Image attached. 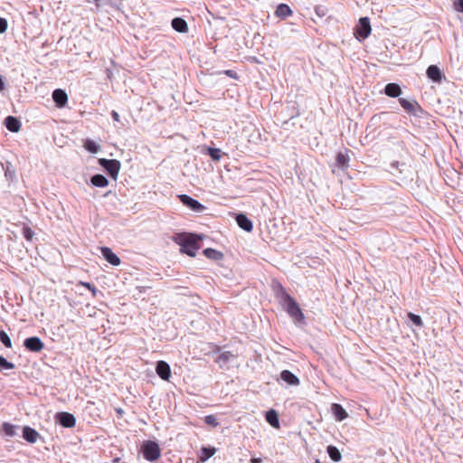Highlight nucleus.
<instances>
[{
    "label": "nucleus",
    "instance_id": "nucleus-1",
    "mask_svg": "<svg viewBox=\"0 0 463 463\" xmlns=\"http://www.w3.org/2000/svg\"><path fill=\"white\" fill-rule=\"evenodd\" d=\"M175 241L180 245V251L190 257H194L200 249L199 238L194 234H178Z\"/></svg>",
    "mask_w": 463,
    "mask_h": 463
},
{
    "label": "nucleus",
    "instance_id": "nucleus-2",
    "mask_svg": "<svg viewBox=\"0 0 463 463\" xmlns=\"http://www.w3.org/2000/svg\"><path fill=\"white\" fill-rule=\"evenodd\" d=\"M278 297H280L284 303L287 305L286 310L291 317L299 322L304 321L305 316L302 313L298 304L281 285H279V292L278 293Z\"/></svg>",
    "mask_w": 463,
    "mask_h": 463
},
{
    "label": "nucleus",
    "instance_id": "nucleus-3",
    "mask_svg": "<svg viewBox=\"0 0 463 463\" xmlns=\"http://www.w3.org/2000/svg\"><path fill=\"white\" fill-rule=\"evenodd\" d=\"M141 452L145 459L150 462L156 461L161 457V449L156 441L146 440L141 445Z\"/></svg>",
    "mask_w": 463,
    "mask_h": 463
},
{
    "label": "nucleus",
    "instance_id": "nucleus-4",
    "mask_svg": "<svg viewBox=\"0 0 463 463\" xmlns=\"http://www.w3.org/2000/svg\"><path fill=\"white\" fill-rule=\"evenodd\" d=\"M99 165L104 167L109 175L116 180L119 170H120V162L117 159H106V158H100L99 160Z\"/></svg>",
    "mask_w": 463,
    "mask_h": 463
},
{
    "label": "nucleus",
    "instance_id": "nucleus-5",
    "mask_svg": "<svg viewBox=\"0 0 463 463\" xmlns=\"http://www.w3.org/2000/svg\"><path fill=\"white\" fill-rule=\"evenodd\" d=\"M372 28L370 20L368 17H362L359 20V24L354 29V36L358 40H364L367 38L371 33Z\"/></svg>",
    "mask_w": 463,
    "mask_h": 463
},
{
    "label": "nucleus",
    "instance_id": "nucleus-6",
    "mask_svg": "<svg viewBox=\"0 0 463 463\" xmlns=\"http://www.w3.org/2000/svg\"><path fill=\"white\" fill-rule=\"evenodd\" d=\"M24 347L34 353H39L44 348L43 342L37 336L28 337L24 341Z\"/></svg>",
    "mask_w": 463,
    "mask_h": 463
},
{
    "label": "nucleus",
    "instance_id": "nucleus-7",
    "mask_svg": "<svg viewBox=\"0 0 463 463\" xmlns=\"http://www.w3.org/2000/svg\"><path fill=\"white\" fill-rule=\"evenodd\" d=\"M56 420L64 428H73L76 424V419L73 414L65 411L58 412Z\"/></svg>",
    "mask_w": 463,
    "mask_h": 463
},
{
    "label": "nucleus",
    "instance_id": "nucleus-8",
    "mask_svg": "<svg viewBox=\"0 0 463 463\" xmlns=\"http://www.w3.org/2000/svg\"><path fill=\"white\" fill-rule=\"evenodd\" d=\"M179 199L184 205H186L193 211L202 212L203 210L205 209V207L201 203H199L197 200L190 197L189 195L181 194V195H179Z\"/></svg>",
    "mask_w": 463,
    "mask_h": 463
},
{
    "label": "nucleus",
    "instance_id": "nucleus-9",
    "mask_svg": "<svg viewBox=\"0 0 463 463\" xmlns=\"http://www.w3.org/2000/svg\"><path fill=\"white\" fill-rule=\"evenodd\" d=\"M156 372L158 376L165 380L168 381L171 376V369L169 364L165 361H159L156 364Z\"/></svg>",
    "mask_w": 463,
    "mask_h": 463
},
{
    "label": "nucleus",
    "instance_id": "nucleus-10",
    "mask_svg": "<svg viewBox=\"0 0 463 463\" xmlns=\"http://www.w3.org/2000/svg\"><path fill=\"white\" fill-rule=\"evenodd\" d=\"M100 251L105 260L113 266L120 264V259L109 247H101Z\"/></svg>",
    "mask_w": 463,
    "mask_h": 463
},
{
    "label": "nucleus",
    "instance_id": "nucleus-11",
    "mask_svg": "<svg viewBox=\"0 0 463 463\" xmlns=\"http://www.w3.org/2000/svg\"><path fill=\"white\" fill-rule=\"evenodd\" d=\"M52 99L58 108H62L68 102V96L63 90L57 89L52 92Z\"/></svg>",
    "mask_w": 463,
    "mask_h": 463
},
{
    "label": "nucleus",
    "instance_id": "nucleus-12",
    "mask_svg": "<svg viewBox=\"0 0 463 463\" xmlns=\"http://www.w3.org/2000/svg\"><path fill=\"white\" fill-rule=\"evenodd\" d=\"M399 103L408 113L416 114L417 109H420V105L415 100H409L403 98L399 99Z\"/></svg>",
    "mask_w": 463,
    "mask_h": 463
},
{
    "label": "nucleus",
    "instance_id": "nucleus-13",
    "mask_svg": "<svg viewBox=\"0 0 463 463\" xmlns=\"http://www.w3.org/2000/svg\"><path fill=\"white\" fill-rule=\"evenodd\" d=\"M236 222L240 228L248 232H250L253 230L251 221L245 214H238L236 217Z\"/></svg>",
    "mask_w": 463,
    "mask_h": 463
},
{
    "label": "nucleus",
    "instance_id": "nucleus-14",
    "mask_svg": "<svg viewBox=\"0 0 463 463\" xmlns=\"http://www.w3.org/2000/svg\"><path fill=\"white\" fill-rule=\"evenodd\" d=\"M332 412L335 416V419L338 421H342L348 417V413L343 408L342 405L338 403H333L331 406Z\"/></svg>",
    "mask_w": 463,
    "mask_h": 463
},
{
    "label": "nucleus",
    "instance_id": "nucleus-15",
    "mask_svg": "<svg viewBox=\"0 0 463 463\" xmlns=\"http://www.w3.org/2000/svg\"><path fill=\"white\" fill-rule=\"evenodd\" d=\"M426 73L427 76L435 82H440L442 80V73L437 65H430Z\"/></svg>",
    "mask_w": 463,
    "mask_h": 463
},
{
    "label": "nucleus",
    "instance_id": "nucleus-16",
    "mask_svg": "<svg viewBox=\"0 0 463 463\" xmlns=\"http://www.w3.org/2000/svg\"><path fill=\"white\" fill-rule=\"evenodd\" d=\"M23 437L30 443H35L39 438V433L33 428L25 426L23 430Z\"/></svg>",
    "mask_w": 463,
    "mask_h": 463
},
{
    "label": "nucleus",
    "instance_id": "nucleus-17",
    "mask_svg": "<svg viewBox=\"0 0 463 463\" xmlns=\"http://www.w3.org/2000/svg\"><path fill=\"white\" fill-rule=\"evenodd\" d=\"M384 93L391 98H397L402 94V89L397 83H388L384 88Z\"/></svg>",
    "mask_w": 463,
    "mask_h": 463
},
{
    "label": "nucleus",
    "instance_id": "nucleus-18",
    "mask_svg": "<svg viewBox=\"0 0 463 463\" xmlns=\"http://www.w3.org/2000/svg\"><path fill=\"white\" fill-rule=\"evenodd\" d=\"M172 27L178 33H186L188 31V25L184 19L181 17H175L172 20Z\"/></svg>",
    "mask_w": 463,
    "mask_h": 463
},
{
    "label": "nucleus",
    "instance_id": "nucleus-19",
    "mask_svg": "<svg viewBox=\"0 0 463 463\" xmlns=\"http://www.w3.org/2000/svg\"><path fill=\"white\" fill-rule=\"evenodd\" d=\"M5 125L6 128L11 132H18L21 128L20 121L13 116H8L5 118Z\"/></svg>",
    "mask_w": 463,
    "mask_h": 463
},
{
    "label": "nucleus",
    "instance_id": "nucleus-20",
    "mask_svg": "<svg viewBox=\"0 0 463 463\" xmlns=\"http://www.w3.org/2000/svg\"><path fill=\"white\" fill-rule=\"evenodd\" d=\"M349 156L346 153H338L336 155V158H335V162H336V165L342 169V170H346L348 167H349Z\"/></svg>",
    "mask_w": 463,
    "mask_h": 463
},
{
    "label": "nucleus",
    "instance_id": "nucleus-21",
    "mask_svg": "<svg viewBox=\"0 0 463 463\" xmlns=\"http://www.w3.org/2000/svg\"><path fill=\"white\" fill-rule=\"evenodd\" d=\"M280 377L288 384H290V385H298V384H299L298 378L294 373H292L290 371H288V370L282 371L281 373H280Z\"/></svg>",
    "mask_w": 463,
    "mask_h": 463
},
{
    "label": "nucleus",
    "instance_id": "nucleus-22",
    "mask_svg": "<svg viewBox=\"0 0 463 463\" xmlns=\"http://www.w3.org/2000/svg\"><path fill=\"white\" fill-rule=\"evenodd\" d=\"M265 419L273 428L279 429V415L275 410L268 411Z\"/></svg>",
    "mask_w": 463,
    "mask_h": 463
},
{
    "label": "nucleus",
    "instance_id": "nucleus-23",
    "mask_svg": "<svg viewBox=\"0 0 463 463\" xmlns=\"http://www.w3.org/2000/svg\"><path fill=\"white\" fill-rule=\"evenodd\" d=\"M275 14L280 18H287L292 15V10L286 4H279L275 11Z\"/></svg>",
    "mask_w": 463,
    "mask_h": 463
},
{
    "label": "nucleus",
    "instance_id": "nucleus-24",
    "mask_svg": "<svg viewBox=\"0 0 463 463\" xmlns=\"http://www.w3.org/2000/svg\"><path fill=\"white\" fill-rule=\"evenodd\" d=\"M215 452H216V449L215 448H205V447H203L201 449V452H200V455H199V461L205 462L211 457H213L215 454Z\"/></svg>",
    "mask_w": 463,
    "mask_h": 463
},
{
    "label": "nucleus",
    "instance_id": "nucleus-25",
    "mask_svg": "<svg viewBox=\"0 0 463 463\" xmlns=\"http://www.w3.org/2000/svg\"><path fill=\"white\" fill-rule=\"evenodd\" d=\"M91 184L97 187H105L109 184L108 179L102 175H94L90 179Z\"/></svg>",
    "mask_w": 463,
    "mask_h": 463
},
{
    "label": "nucleus",
    "instance_id": "nucleus-26",
    "mask_svg": "<svg viewBox=\"0 0 463 463\" xmlns=\"http://www.w3.org/2000/svg\"><path fill=\"white\" fill-rule=\"evenodd\" d=\"M326 450H327V453H328L330 458L333 461L338 462L341 460L342 456H341L339 449L336 447H335L333 445H329L327 447Z\"/></svg>",
    "mask_w": 463,
    "mask_h": 463
},
{
    "label": "nucleus",
    "instance_id": "nucleus-27",
    "mask_svg": "<svg viewBox=\"0 0 463 463\" xmlns=\"http://www.w3.org/2000/svg\"><path fill=\"white\" fill-rule=\"evenodd\" d=\"M203 254L208 259L216 260H221L223 256L221 251H218L212 248H207V249L203 250Z\"/></svg>",
    "mask_w": 463,
    "mask_h": 463
},
{
    "label": "nucleus",
    "instance_id": "nucleus-28",
    "mask_svg": "<svg viewBox=\"0 0 463 463\" xmlns=\"http://www.w3.org/2000/svg\"><path fill=\"white\" fill-rule=\"evenodd\" d=\"M83 146L91 153H97L99 150V146L90 139L85 140Z\"/></svg>",
    "mask_w": 463,
    "mask_h": 463
},
{
    "label": "nucleus",
    "instance_id": "nucleus-29",
    "mask_svg": "<svg viewBox=\"0 0 463 463\" xmlns=\"http://www.w3.org/2000/svg\"><path fill=\"white\" fill-rule=\"evenodd\" d=\"M3 431L4 433L6 435V436H9V437H13L15 435V426L11 424V423H8V422H5L3 423Z\"/></svg>",
    "mask_w": 463,
    "mask_h": 463
},
{
    "label": "nucleus",
    "instance_id": "nucleus-30",
    "mask_svg": "<svg viewBox=\"0 0 463 463\" xmlns=\"http://www.w3.org/2000/svg\"><path fill=\"white\" fill-rule=\"evenodd\" d=\"M208 155L214 161H219L222 157V151L219 148L208 147Z\"/></svg>",
    "mask_w": 463,
    "mask_h": 463
},
{
    "label": "nucleus",
    "instance_id": "nucleus-31",
    "mask_svg": "<svg viewBox=\"0 0 463 463\" xmlns=\"http://www.w3.org/2000/svg\"><path fill=\"white\" fill-rule=\"evenodd\" d=\"M0 342L7 348L12 347V341L4 330L0 331Z\"/></svg>",
    "mask_w": 463,
    "mask_h": 463
},
{
    "label": "nucleus",
    "instance_id": "nucleus-32",
    "mask_svg": "<svg viewBox=\"0 0 463 463\" xmlns=\"http://www.w3.org/2000/svg\"><path fill=\"white\" fill-rule=\"evenodd\" d=\"M408 318L417 326H423V322H422V319L420 316L418 315H415L411 312H409L408 315H407Z\"/></svg>",
    "mask_w": 463,
    "mask_h": 463
},
{
    "label": "nucleus",
    "instance_id": "nucleus-33",
    "mask_svg": "<svg viewBox=\"0 0 463 463\" xmlns=\"http://www.w3.org/2000/svg\"><path fill=\"white\" fill-rule=\"evenodd\" d=\"M23 234H24V237L28 241H33V238L34 236V232L29 227V226H26L24 225L23 227Z\"/></svg>",
    "mask_w": 463,
    "mask_h": 463
},
{
    "label": "nucleus",
    "instance_id": "nucleus-34",
    "mask_svg": "<svg viewBox=\"0 0 463 463\" xmlns=\"http://www.w3.org/2000/svg\"><path fill=\"white\" fill-rule=\"evenodd\" d=\"M0 367L3 369L11 370L14 368V364L8 362L5 357L0 355Z\"/></svg>",
    "mask_w": 463,
    "mask_h": 463
},
{
    "label": "nucleus",
    "instance_id": "nucleus-35",
    "mask_svg": "<svg viewBox=\"0 0 463 463\" xmlns=\"http://www.w3.org/2000/svg\"><path fill=\"white\" fill-rule=\"evenodd\" d=\"M204 421L206 424L211 425L213 427H216L219 423L217 421V419L214 415H207L204 418Z\"/></svg>",
    "mask_w": 463,
    "mask_h": 463
},
{
    "label": "nucleus",
    "instance_id": "nucleus-36",
    "mask_svg": "<svg viewBox=\"0 0 463 463\" xmlns=\"http://www.w3.org/2000/svg\"><path fill=\"white\" fill-rule=\"evenodd\" d=\"M231 357H232L231 352H223L219 355L218 359L222 362H227L230 360Z\"/></svg>",
    "mask_w": 463,
    "mask_h": 463
},
{
    "label": "nucleus",
    "instance_id": "nucleus-37",
    "mask_svg": "<svg viewBox=\"0 0 463 463\" xmlns=\"http://www.w3.org/2000/svg\"><path fill=\"white\" fill-rule=\"evenodd\" d=\"M453 5L457 12L463 13V0H455Z\"/></svg>",
    "mask_w": 463,
    "mask_h": 463
},
{
    "label": "nucleus",
    "instance_id": "nucleus-38",
    "mask_svg": "<svg viewBox=\"0 0 463 463\" xmlns=\"http://www.w3.org/2000/svg\"><path fill=\"white\" fill-rule=\"evenodd\" d=\"M7 21L0 17V33H5L7 30Z\"/></svg>",
    "mask_w": 463,
    "mask_h": 463
},
{
    "label": "nucleus",
    "instance_id": "nucleus-39",
    "mask_svg": "<svg viewBox=\"0 0 463 463\" xmlns=\"http://www.w3.org/2000/svg\"><path fill=\"white\" fill-rule=\"evenodd\" d=\"M80 284L83 287L87 288L89 290H90L93 293V295L96 294L97 288H96V287L94 285H92V284H90L89 282H80Z\"/></svg>",
    "mask_w": 463,
    "mask_h": 463
},
{
    "label": "nucleus",
    "instance_id": "nucleus-40",
    "mask_svg": "<svg viewBox=\"0 0 463 463\" xmlns=\"http://www.w3.org/2000/svg\"><path fill=\"white\" fill-rule=\"evenodd\" d=\"M224 73L227 76H229V77L232 78V79H237L238 78V75H237L236 71H234L227 70V71H224Z\"/></svg>",
    "mask_w": 463,
    "mask_h": 463
},
{
    "label": "nucleus",
    "instance_id": "nucleus-41",
    "mask_svg": "<svg viewBox=\"0 0 463 463\" xmlns=\"http://www.w3.org/2000/svg\"><path fill=\"white\" fill-rule=\"evenodd\" d=\"M111 117H112L113 120H115L117 122H118L120 119L119 115L116 110L111 111Z\"/></svg>",
    "mask_w": 463,
    "mask_h": 463
},
{
    "label": "nucleus",
    "instance_id": "nucleus-42",
    "mask_svg": "<svg viewBox=\"0 0 463 463\" xmlns=\"http://www.w3.org/2000/svg\"><path fill=\"white\" fill-rule=\"evenodd\" d=\"M4 88H5L4 82H3L2 77L0 76V90H3Z\"/></svg>",
    "mask_w": 463,
    "mask_h": 463
},
{
    "label": "nucleus",
    "instance_id": "nucleus-43",
    "mask_svg": "<svg viewBox=\"0 0 463 463\" xmlns=\"http://www.w3.org/2000/svg\"><path fill=\"white\" fill-rule=\"evenodd\" d=\"M252 463H260V459L259 458H253L252 460Z\"/></svg>",
    "mask_w": 463,
    "mask_h": 463
},
{
    "label": "nucleus",
    "instance_id": "nucleus-44",
    "mask_svg": "<svg viewBox=\"0 0 463 463\" xmlns=\"http://www.w3.org/2000/svg\"><path fill=\"white\" fill-rule=\"evenodd\" d=\"M5 175V176H7L9 175V167L6 168Z\"/></svg>",
    "mask_w": 463,
    "mask_h": 463
},
{
    "label": "nucleus",
    "instance_id": "nucleus-45",
    "mask_svg": "<svg viewBox=\"0 0 463 463\" xmlns=\"http://www.w3.org/2000/svg\"><path fill=\"white\" fill-rule=\"evenodd\" d=\"M117 412H118V414H122L123 411H122V409H118V410H117Z\"/></svg>",
    "mask_w": 463,
    "mask_h": 463
},
{
    "label": "nucleus",
    "instance_id": "nucleus-46",
    "mask_svg": "<svg viewBox=\"0 0 463 463\" xmlns=\"http://www.w3.org/2000/svg\"><path fill=\"white\" fill-rule=\"evenodd\" d=\"M315 463H320V461L318 459H317Z\"/></svg>",
    "mask_w": 463,
    "mask_h": 463
}]
</instances>
